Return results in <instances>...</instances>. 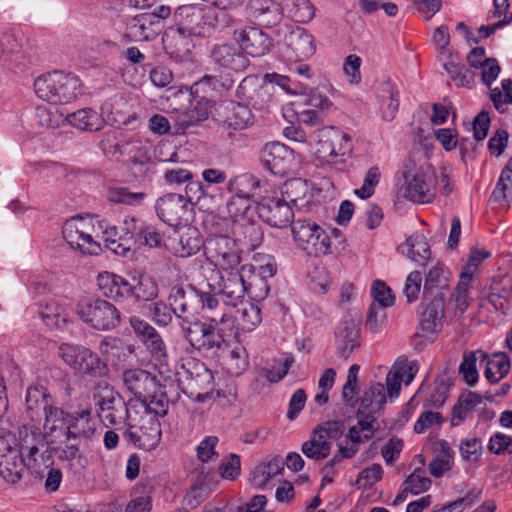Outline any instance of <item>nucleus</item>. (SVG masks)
Segmentation results:
<instances>
[{
  "mask_svg": "<svg viewBox=\"0 0 512 512\" xmlns=\"http://www.w3.org/2000/svg\"><path fill=\"white\" fill-rule=\"evenodd\" d=\"M332 442L323 437L319 431L314 428L311 432L310 439L302 444L303 454L314 461H322L326 459L331 452Z\"/></svg>",
  "mask_w": 512,
  "mask_h": 512,
  "instance_id": "obj_37",
  "label": "nucleus"
},
{
  "mask_svg": "<svg viewBox=\"0 0 512 512\" xmlns=\"http://www.w3.org/2000/svg\"><path fill=\"white\" fill-rule=\"evenodd\" d=\"M129 324L135 336L146 346L156 360L162 361L167 357L166 345L152 325L135 315L129 318Z\"/></svg>",
  "mask_w": 512,
  "mask_h": 512,
  "instance_id": "obj_22",
  "label": "nucleus"
},
{
  "mask_svg": "<svg viewBox=\"0 0 512 512\" xmlns=\"http://www.w3.org/2000/svg\"><path fill=\"white\" fill-rule=\"evenodd\" d=\"M96 430V422L89 409L76 411L69 417L68 442L80 438H91Z\"/></svg>",
  "mask_w": 512,
  "mask_h": 512,
  "instance_id": "obj_31",
  "label": "nucleus"
},
{
  "mask_svg": "<svg viewBox=\"0 0 512 512\" xmlns=\"http://www.w3.org/2000/svg\"><path fill=\"white\" fill-rule=\"evenodd\" d=\"M204 250L207 259L221 271L236 270L241 266L242 250L229 236H210L204 243Z\"/></svg>",
  "mask_w": 512,
  "mask_h": 512,
  "instance_id": "obj_10",
  "label": "nucleus"
},
{
  "mask_svg": "<svg viewBox=\"0 0 512 512\" xmlns=\"http://www.w3.org/2000/svg\"><path fill=\"white\" fill-rule=\"evenodd\" d=\"M491 197L496 202L512 201V157L507 161L503 168Z\"/></svg>",
  "mask_w": 512,
  "mask_h": 512,
  "instance_id": "obj_47",
  "label": "nucleus"
},
{
  "mask_svg": "<svg viewBox=\"0 0 512 512\" xmlns=\"http://www.w3.org/2000/svg\"><path fill=\"white\" fill-rule=\"evenodd\" d=\"M168 301L174 315L186 323L192 322L198 314V295L194 290L186 291L182 285L171 287Z\"/></svg>",
  "mask_w": 512,
  "mask_h": 512,
  "instance_id": "obj_25",
  "label": "nucleus"
},
{
  "mask_svg": "<svg viewBox=\"0 0 512 512\" xmlns=\"http://www.w3.org/2000/svg\"><path fill=\"white\" fill-rule=\"evenodd\" d=\"M475 278L460 273L454 297L456 307L463 313L469 306V288Z\"/></svg>",
  "mask_w": 512,
  "mask_h": 512,
  "instance_id": "obj_61",
  "label": "nucleus"
},
{
  "mask_svg": "<svg viewBox=\"0 0 512 512\" xmlns=\"http://www.w3.org/2000/svg\"><path fill=\"white\" fill-rule=\"evenodd\" d=\"M317 158L327 164L343 163L353 150L351 136L335 126H324L316 132Z\"/></svg>",
  "mask_w": 512,
  "mask_h": 512,
  "instance_id": "obj_6",
  "label": "nucleus"
},
{
  "mask_svg": "<svg viewBox=\"0 0 512 512\" xmlns=\"http://www.w3.org/2000/svg\"><path fill=\"white\" fill-rule=\"evenodd\" d=\"M124 389L139 402L141 410L151 409L157 415H167L170 399L166 385L151 372L141 368L126 369L122 374Z\"/></svg>",
  "mask_w": 512,
  "mask_h": 512,
  "instance_id": "obj_3",
  "label": "nucleus"
},
{
  "mask_svg": "<svg viewBox=\"0 0 512 512\" xmlns=\"http://www.w3.org/2000/svg\"><path fill=\"white\" fill-rule=\"evenodd\" d=\"M481 361L486 362L485 377L490 383H497L503 379L510 371L511 361L505 352H495L491 356L478 350Z\"/></svg>",
  "mask_w": 512,
  "mask_h": 512,
  "instance_id": "obj_33",
  "label": "nucleus"
},
{
  "mask_svg": "<svg viewBox=\"0 0 512 512\" xmlns=\"http://www.w3.org/2000/svg\"><path fill=\"white\" fill-rule=\"evenodd\" d=\"M210 60L217 74L204 75L195 83L196 87L228 90L233 86V75L244 72L250 65V60L238 41L216 44L211 50Z\"/></svg>",
  "mask_w": 512,
  "mask_h": 512,
  "instance_id": "obj_2",
  "label": "nucleus"
},
{
  "mask_svg": "<svg viewBox=\"0 0 512 512\" xmlns=\"http://www.w3.org/2000/svg\"><path fill=\"white\" fill-rule=\"evenodd\" d=\"M452 372V369L447 365L443 372L437 375L433 389L424 400V406L434 408L443 406L449 396L450 388L453 385Z\"/></svg>",
  "mask_w": 512,
  "mask_h": 512,
  "instance_id": "obj_35",
  "label": "nucleus"
},
{
  "mask_svg": "<svg viewBox=\"0 0 512 512\" xmlns=\"http://www.w3.org/2000/svg\"><path fill=\"white\" fill-rule=\"evenodd\" d=\"M217 121L223 128L233 131L246 129L253 123V115L247 105L225 101L216 108Z\"/></svg>",
  "mask_w": 512,
  "mask_h": 512,
  "instance_id": "obj_20",
  "label": "nucleus"
},
{
  "mask_svg": "<svg viewBox=\"0 0 512 512\" xmlns=\"http://www.w3.org/2000/svg\"><path fill=\"white\" fill-rule=\"evenodd\" d=\"M121 232L124 235V246H130L131 250L137 248L145 223L134 216H127L120 223Z\"/></svg>",
  "mask_w": 512,
  "mask_h": 512,
  "instance_id": "obj_45",
  "label": "nucleus"
},
{
  "mask_svg": "<svg viewBox=\"0 0 512 512\" xmlns=\"http://www.w3.org/2000/svg\"><path fill=\"white\" fill-rule=\"evenodd\" d=\"M255 272L253 264H243L236 270L222 271L218 296L231 307L242 303L247 292L246 276Z\"/></svg>",
  "mask_w": 512,
  "mask_h": 512,
  "instance_id": "obj_14",
  "label": "nucleus"
},
{
  "mask_svg": "<svg viewBox=\"0 0 512 512\" xmlns=\"http://www.w3.org/2000/svg\"><path fill=\"white\" fill-rule=\"evenodd\" d=\"M371 295L374 299L372 304L378 305L381 309H385L394 304V296L391 289L384 281L375 280L372 284Z\"/></svg>",
  "mask_w": 512,
  "mask_h": 512,
  "instance_id": "obj_60",
  "label": "nucleus"
},
{
  "mask_svg": "<svg viewBox=\"0 0 512 512\" xmlns=\"http://www.w3.org/2000/svg\"><path fill=\"white\" fill-rule=\"evenodd\" d=\"M408 256L418 265H425L431 256V250L423 237H410L406 240Z\"/></svg>",
  "mask_w": 512,
  "mask_h": 512,
  "instance_id": "obj_52",
  "label": "nucleus"
},
{
  "mask_svg": "<svg viewBox=\"0 0 512 512\" xmlns=\"http://www.w3.org/2000/svg\"><path fill=\"white\" fill-rule=\"evenodd\" d=\"M201 302L202 309L205 311V317L211 323L215 325H226L229 328H233L234 321L231 316L226 312L225 303L220 304L219 299L216 295L210 293H202L198 296V303Z\"/></svg>",
  "mask_w": 512,
  "mask_h": 512,
  "instance_id": "obj_34",
  "label": "nucleus"
},
{
  "mask_svg": "<svg viewBox=\"0 0 512 512\" xmlns=\"http://www.w3.org/2000/svg\"><path fill=\"white\" fill-rule=\"evenodd\" d=\"M153 410L135 411L134 415L128 416V429L126 437L130 442L140 449L150 451L156 448L161 441V424L159 417Z\"/></svg>",
  "mask_w": 512,
  "mask_h": 512,
  "instance_id": "obj_7",
  "label": "nucleus"
},
{
  "mask_svg": "<svg viewBox=\"0 0 512 512\" xmlns=\"http://www.w3.org/2000/svg\"><path fill=\"white\" fill-rule=\"evenodd\" d=\"M283 470V462L280 458H274L267 464L259 465L253 472L255 485L264 486L270 479L280 474Z\"/></svg>",
  "mask_w": 512,
  "mask_h": 512,
  "instance_id": "obj_53",
  "label": "nucleus"
},
{
  "mask_svg": "<svg viewBox=\"0 0 512 512\" xmlns=\"http://www.w3.org/2000/svg\"><path fill=\"white\" fill-rule=\"evenodd\" d=\"M449 271L445 269L443 264L437 263L427 273L423 294L426 296L433 290H443L448 288Z\"/></svg>",
  "mask_w": 512,
  "mask_h": 512,
  "instance_id": "obj_46",
  "label": "nucleus"
},
{
  "mask_svg": "<svg viewBox=\"0 0 512 512\" xmlns=\"http://www.w3.org/2000/svg\"><path fill=\"white\" fill-rule=\"evenodd\" d=\"M386 403V389L381 383L371 385L361 398L362 413H379Z\"/></svg>",
  "mask_w": 512,
  "mask_h": 512,
  "instance_id": "obj_41",
  "label": "nucleus"
},
{
  "mask_svg": "<svg viewBox=\"0 0 512 512\" xmlns=\"http://www.w3.org/2000/svg\"><path fill=\"white\" fill-rule=\"evenodd\" d=\"M237 97L261 109L270 100V94L262 80L255 75L246 76L237 88Z\"/></svg>",
  "mask_w": 512,
  "mask_h": 512,
  "instance_id": "obj_27",
  "label": "nucleus"
},
{
  "mask_svg": "<svg viewBox=\"0 0 512 512\" xmlns=\"http://www.w3.org/2000/svg\"><path fill=\"white\" fill-rule=\"evenodd\" d=\"M316 50L314 37L299 26H286L283 36L282 56L288 62L304 61Z\"/></svg>",
  "mask_w": 512,
  "mask_h": 512,
  "instance_id": "obj_16",
  "label": "nucleus"
},
{
  "mask_svg": "<svg viewBox=\"0 0 512 512\" xmlns=\"http://www.w3.org/2000/svg\"><path fill=\"white\" fill-rule=\"evenodd\" d=\"M184 329L186 340L198 352L208 355L216 354L225 343L223 329L214 323L192 321Z\"/></svg>",
  "mask_w": 512,
  "mask_h": 512,
  "instance_id": "obj_13",
  "label": "nucleus"
},
{
  "mask_svg": "<svg viewBox=\"0 0 512 512\" xmlns=\"http://www.w3.org/2000/svg\"><path fill=\"white\" fill-rule=\"evenodd\" d=\"M97 284L105 297L115 301L149 302L156 299L159 292L158 283L147 274L133 276L128 280L110 272H103L98 275Z\"/></svg>",
  "mask_w": 512,
  "mask_h": 512,
  "instance_id": "obj_4",
  "label": "nucleus"
},
{
  "mask_svg": "<svg viewBox=\"0 0 512 512\" xmlns=\"http://www.w3.org/2000/svg\"><path fill=\"white\" fill-rule=\"evenodd\" d=\"M255 211L250 198L232 196L227 203V212L234 224L253 219Z\"/></svg>",
  "mask_w": 512,
  "mask_h": 512,
  "instance_id": "obj_43",
  "label": "nucleus"
},
{
  "mask_svg": "<svg viewBox=\"0 0 512 512\" xmlns=\"http://www.w3.org/2000/svg\"><path fill=\"white\" fill-rule=\"evenodd\" d=\"M293 363L294 358L290 356L284 360L280 369H276L275 367L259 369L256 382H260L262 379H265L269 383L279 382L288 374Z\"/></svg>",
  "mask_w": 512,
  "mask_h": 512,
  "instance_id": "obj_59",
  "label": "nucleus"
},
{
  "mask_svg": "<svg viewBox=\"0 0 512 512\" xmlns=\"http://www.w3.org/2000/svg\"><path fill=\"white\" fill-rule=\"evenodd\" d=\"M445 295L437 292L422 314L420 327L423 332L436 333L442 326L444 317Z\"/></svg>",
  "mask_w": 512,
  "mask_h": 512,
  "instance_id": "obj_32",
  "label": "nucleus"
},
{
  "mask_svg": "<svg viewBox=\"0 0 512 512\" xmlns=\"http://www.w3.org/2000/svg\"><path fill=\"white\" fill-rule=\"evenodd\" d=\"M174 310L170 304L163 301H157L150 307V315L152 320L159 326H167L171 323Z\"/></svg>",
  "mask_w": 512,
  "mask_h": 512,
  "instance_id": "obj_64",
  "label": "nucleus"
},
{
  "mask_svg": "<svg viewBox=\"0 0 512 512\" xmlns=\"http://www.w3.org/2000/svg\"><path fill=\"white\" fill-rule=\"evenodd\" d=\"M43 437L48 445L68 442V423L71 414L55 406L45 407Z\"/></svg>",
  "mask_w": 512,
  "mask_h": 512,
  "instance_id": "obj_21",
  "label": "nucleus"
},
{
  "mask_svg": "<svg viewBox=\"0 0 512 512\" xmlns=\"http://www.w3.org/2000/svg\"><path fill=\"white\" fill-rule=\"evenodd\" d=\"M97 404L99 417L106 425H117L124 419H128L129 415H133L122 397L109 387L104 389V394L100 395Z\"/></svg>",
  "mask_w": 512,
  "mask_h": 512,
  "instance_id": "obj_23",
  "label": "nucleus"
},
{
  "mask_svg": "<svg viewBox=\"0 0 512 512\" xmlns=\"http://www.w3.org/2000/svg\"><path fill=\"white\" fill-rule=\"evenodd\" d=\"M501 87L504 93L499 88L491 89L490 99L493 106L499 113H505L507 111L506 105L512 104V80L506 79L501 83Z\"/></svg>",
  "mask_w": 512,
  "mask_h": 512,
  "instance_id": "obj_57",
  "label": "nucleus"
},
{
  "mask_svg": "<svg viewBox=\"0 0 512 512\" xmlns=\"http://www.w3.org/2000/svg\"><path fill=\"white\" fill-rule=\"evenodd\" d=\"M234 233L239 236V241L252 249L258 247L263 240V231L253 219L234 224Z\"/></svg>",
  "mask_w": 512,
  "mask_h": 512,
  "instance_id": "obj_40",
  "label": "nucleus"
},
{
  "mask_svg": "<svg viewBox=\"0 0 512 512\" xmlns=\"http://www.w3.org/2000/svg\"><path fill=\"white\" fill-rule=\"evenodd\" d=\"M482 403V397L475 392L461 395L454 404L451 412V425L458 426Z\"/></svg>",
  "mask_w": 512,
  "mask_h": 512,
  "instance_id": "obj_38",
  "label": "nucleus"
},
{
  "mask_svg": "<svg viewBox=\"0 0 512 512\" xmlns=\"http://www.w3.org/2000/svg\"><path fill=\"white\" fill-rule=\"evenodd\" d=\"M335 341L337 355L347 359L361 344L358 323L351 318L343 319L335 332Z\"/></svg>",
  "mask_w": 512,
  "mask_h": 512,
  "instance_id": "obj_26",
  "label": "nucleus"
},
{
  "mask_svg": "<svg viewBox=\"0 0 512 512\" xmlns=\"http://www.w3.org/2000/svg\"><path fill=\"white\" fill-rule=\"evenodd\" d=\"M241 307L237 310V320L243 330L252 331L261 321L260 308L251 302L240 303Z\"/></svg>",
  "mask_w": 512,
  "mask_h": 512,
  "instance_id": "obj_50",
  "label": "nucleus"
},
{
  "mask_svg": "<svg viewBox=\"0 0 512 512\" xmlns=\"http://www.w3.org/2000/svg\"><path fill=\"white\" fill-rule=\"evenodd\" d=\"M248 9L250 16L265 28L277 25L282 19V7L274 0H250Z\"/></svg>",
  "mask_w": 512,
  "mask_h": 512,
  "instance_id": "obj_29",
  "label": "nucleus"
},
{
  "mask_svg": "<svg viewBox=\"0 0 512 512\" xmlns=\"http://www.w3.org/2000/svg\"><path fill=\"white\" fill-rule=\"evenodd\" d=\"M192 201L191 195L185 197L181 194L169 193L156 201L155 210L161 221L172 227H178L188 222Z\"/></svg>",
  "mask_w": 512,
  "mask_h": 512,
  "instance_id": "obj_17",
  "label": "nucleus"
},
{
  "mask_svg": "<svg viewBox=\"0 0 512 512\" xmlns=\"http://www.w3.org/2000/svg\"><path fill=\"white\" fill-rule=\"evenodd\" d=\"M106 247L115 254L125 255L131 251L130 246H124V235L121 232V225L107 227L103 232Z\"/></svg>",
  "mask_w": 512,
  "mask_h": 512,
  "instance_id": "obj_55",
  "label": "nucleus"
},
{
  "mask_svg": "<svg viewBox=\"0 0 512 512\" xmlns=\"http://www.w3.org/2000/svg\"><path fill=\"white\" fill-rule=\"evenodd\" d=\"M72 126L83 131H98L104 125V119L100 113L92 108H83L66 116Z\"/></svg>",
  "mask_w": 512,
  "mask_h": 512,
  "instance_id": "obj_36",
  "label": "nucleus"
},
{
  "mask_svg": "<svg viewBox=\"0 0 512 512\" xmlns=\"http://www.w3.org/2000/svg\"><path fill=\"white\" fill-rule=\"evenodd\" d=\"M77 315L96 330H110L120 323V312L104 299H84L76 306Z\"/></svg>",
  "mask_w": 512,
  "mask_h": 512,
  "instance_id": "obj_9",
  "label": "nucleus"
},
{
  "mask_svg": "<svg viewBox=\"0 0 512 512\" xmlns=\"http://www.w3.org/2000/svg\"><path fill=\"white\" fill-rule=\"evenodd\" d=\"M59 355L66 364L81 373L95 377L105 374V363L86 347L65 343L59 347Z\"/></svg>",
  "mask_w": 512,
  "mask_h": 512,
  "instance_id": "obj_15",
  "label": "nucleus"
},
{
  "mask_svg": "<svg viewBox=\"0 0 512 512\" xmlns=\"http://www.w3.org/2000/svg\"><path fill=\"white\" fill-rule=\"evenodd\" d=\"M293 151L280 142H270L263 146L260 160L274 175L284 176L290 169Z\"/></svg>",
  "mask_w": 512,
  "mask_h": 512,
  "instance_id": "obj_24",
  "label": "nucleus"
},
{
  "mask_svg": "<svg viewBox=\"0 0 512 512\" xmlns=\"http://www.w3.org/2000/svg\"><path fill=\"white\" fill-rule=\"evenodd\" d=\"M48 393L43 386L29 387L26 392V411L32 421L40 417V411L45 412V407H50L47 398Z\"/></svg>",
  "mask_w": 512,
  "mask_h": 512,
  "instance_id": "obj_39",
  "label": "nucleus"
},
{
  "mask_svg": "<svg viewBox=\"0 0 512 512\" xmlns=\"http://www.w3.org/2000/svg\"><path fill=\"white\" fill-rule=\"evenodd\" d=\"M259 187V180L251 174L245 173L237 175L230 179L227 190L232 196L250 198L254 195V191Z\"/></svg>",
  "mask_w": 512,
  "mask_h": 512,
  "instance_id": "obj_42",
  "label": "nucleus"
},
{
  "mask_svg": "<svg viewBox=\"0 0 512 512\" xmlns=\"http://www.w3.org/2000/svg\"><path fill=\"white\" fill-rule=\"evenodd\" d=\"M381 176L382 173L380 168L377 165L371 166L365 174L363 185L360 188L355 189L354 194L360 199L370 198L374 194Z\"/></svg>",
  "mask_w": 512,
  "mask_h": 512,
  "instance_id": "obj_56",
  "label": "nucleus"
},
{
  "mask_svg": "<svg viewBox=\"0 0 512 512\" xmlns=\"http://www.w3.org/2000/svg\"><path fill=\"white\" fill-rule=\"evenodd\" d=\"M227 18L226 12L217 11L209 6L196 4L179 6L174 12L177 28L165 32L164 47L171 54L187 50L186 35L210 37Z\"/></svg>",
  "mask_w": 512,
  "mask_h": 512,
  "instance_id": "obj_1",
  "label": "nucleus"
},
{
  "mask_svg": "<svg viewBox=\"0 0 512 512\" xmlns=\"http://www.w3.org/2000/svg\"><path fill=\"white\" fill-rule=\"evenodd\" d=\"M414 163L404 165L405 197L415 203H430L435 196L434 170L430 165L421 166L414 174Z\"/></svg>",
  "mask_w": 512,
  "mask_h": 512,
  "instance_id": "obj_11",
  "label": "nucleus"
},
{
  "mask_svg": "<svg viewBox=\"0 0 512 512\" xmlns=\"http://www.w3.org/2000/svg\"><path fill=\"white\" fill-rule=\"evenodd\" d=\"M246 287V293L255 300L265 299L270 290L267 280L255 276V272L251 276H246Z\"/></svg>",
  "mask_w": 512,
  "mask_h": 512,
  "instance_id": "obj_63",
  "label": "nucleus"
},
{
  "mask_svg": "<svg viewBox=\"0 0 512 512\" xmlns=\"http://www.w3.org/2000/svg\"><path fill=\"white\" fill-rule=\"evenodd\" d=\"M291 232L297 247L308 256L320 257L330 252L331 239L316 222L307 219L294 220Z\"/></svg>",
  "mask_w": 512,
  "mask_h": 512,
  "instance_id": "obj_8",
  "label": "nucleus"
},
{
  "mask_svg": "<svg viewBox=\"0 0 512 512\" xmlns=\"http://www.w3.org/2000/svg\"><path fill=\"white\" fill-rule=\"evenodd\" d=\"M187 373L191 377V388L196 392V399L204 401L214 390V376L210 369L200 361L188 362Z\"/></svg>",
  "mask_w": 512,
  "mask_h": 512,
  "instance_id": "obj_28",
  "label": "nucleus"
},
{
  "mask_svg": "<svg viewBox=\"0 0 512 512\" xmlns=\"http://www.w3.org/2000/svg\"><path fill=\"white\" fill-rule=\"evenodd\" d=\"M289 16L298 23H308L315 15V8L310 0H284Z\"/></svg>",
  "mask_w": 512,
  "mask_h": 512,
  "instance_id": "obj_49",
  "label": "nucleus"
},
{
  "mask_svg": "<svg viewBox=\"0 0 512 512\" xmlns=\"http://www.w3.org/2000/svg\"><path fill=\"white\" fill-rule=\"evenodd\" d=\"M444 68L457 86L471 87L474 83V73L467 70L463 64L447 62Z\"/></svg>",
  "mask_w": 512,
  "mask_h": 512,
  "instance_id": "obj_58",
  "label": "nucleus"
},
{
  "mask_svg": "<svg viewBox=\"0 0 512 512\" xmlns=\"http://www.w3.org/2000/svg\"><path fill=\"white\" fill-rule=\"evenodd\" d=\"M193 174L184 168H173L166 170L164 173V179L169 184H182L187 182L186 193L187 196L190 192L195 190V193H199L200 195H205L206 191L204 186L200 182L192 181Z\"/></svg>",
  "mask_w": 512,
  "mask_h": 512,
  "instance_id": "obj_44",
  "label": "nucleus"
},
{
  "mask_svg": "<svg viewBox=\"0 0 512 512\" xmlns=\"http://www.w3.org/2000/svg\"><path fill=\"white\" fill-rule=\"evenodd\" d=\"M440 456L433 459L429 464V472L434 477H441L444 472L451 468L452 450L445 440L438 443Z\"/></svg>",
  "mask_w": 512,
  "mask_h": 512,
  "instance_id": "obj_51",
  "label": "nucleus"
},
{
  "mask_svg": "<svg viewBox=\"0 0 512 512\" xmlns=\"http://www.w3.org/2000/svg\"><path fill=\"white\" fill-rule=\"evenodd\" d=\"M512 295V283L510 280L494 281L490 286L487 301L496 310H503Z\"/></svg>",
  "mask_w": 512,
  "mask_h": 512,
  "instance_id": "obj_48",
  "label": "nucleus"
},
{
  "mask_svg": "<svg viewBox=\"0 0 512 512\" xmlns=\"http://www.w3.org/2000/svg\"><path fill=\"white\" fill-rule=\"evenodd\" d=\"M91 230L94 228L88 222L71 219L65 222L62 233L71 248L80 250L83 254L97 255L101 247L94 240Z\"/></svg>",
  "mask_w": 512,
  "mask_h": 512,
  "instance_id": "obj_19",
  "label": "nucleus"
},
{
  "mask_svg": "<svg viewBox=\"0 0 512 512\" xmlns=\"http://www.w3.org/2000/svg\"><path fill=\"white\" fill-rule=\"evenodd\" d=\"M243 51L252 57H260L269 52L272 47V39L263 31L257 28L243 29L237 39Z\"/></svg>",
  "mask_w": 512,
  "mask_h": 512,
  "instance_id": "obj_30",
  "label": "nucleus"
},
{
  "mask_svg": "<svg viewBox=\"0 0 512 512\" xmlns=\"http://www.w3.org/2000/svg\"><path fill=\"white\" fill-rule=\"evenodd\" d=\"M25 461L15 435L0 432V476L10 484L18 483L25 471Z\"/></svg>",
  "mask_w": 512,
  "mask_h": 512,
  "instance_id": "obj_12",
  "label": "nucleus"
},
{
  "mask_svg": "<svg viewBox=\"0 0 512 512\" xmlns=\"http://www.w3.org/2000/svg\"><path fill=\"white\" fill-rule=\"evenodd\" d=\"M80 79L71 74L53 71L37 77L34 81L36 95L53 105L66 104L81 94Z\"/></svg>",
  "mask_w": 512,
  "mask_h": 512,
  "instance_id": "obj_5",
  "label": "nucleus"
},
{
  "mask_svg": "<svg viewBox=\"0 0 512 512\" xmlns=\"http://www.w3.org/2000/svg\"><path fill=\"white\" fill-rule=\"evenodd\" d=\"M477 352L464 353L463 361L460 364L459 372L463 375L464 381L469 386H473L478 381V371L476 369Z\"/></svg>",
  "mask_w": 512,
  "mask_h": 512,
  "instance_id": "obj_62",
  "label": "nucleus"
},
{
  "mask_svg": "<svg viewBox=\"0 0 512 512\" xmlns=\"http://www.w3.org/2000/svg\"><path fill=\"white\" fill-rule=\"evenodd\" d=\"M107 198L114 203L138 205L145 200L146 194L144 192H131L126 187H112L107 191Z\"/></svg>",
  "mask_w": 512,
  "mask_h": 512,
  "instance_id": "obj_54",
  "label": "nucleus"
},
{
  "mask_svg": "<svg viewBox=\"0 0 512 512\" xmlns=\"http://www.w3.org/2000/svg\"><path fill=\"white\" fill-rule=\"evenodd\" d=\"M259 218L276 228H286L293 223L294 212L288 201L280 196H264L256 205Z\"/></svg>",
  "mask_w": 512,
  "mask_h": 512,
  "instance_id": "obj_18",
  "label": "nucleus"
}]
</instances>
